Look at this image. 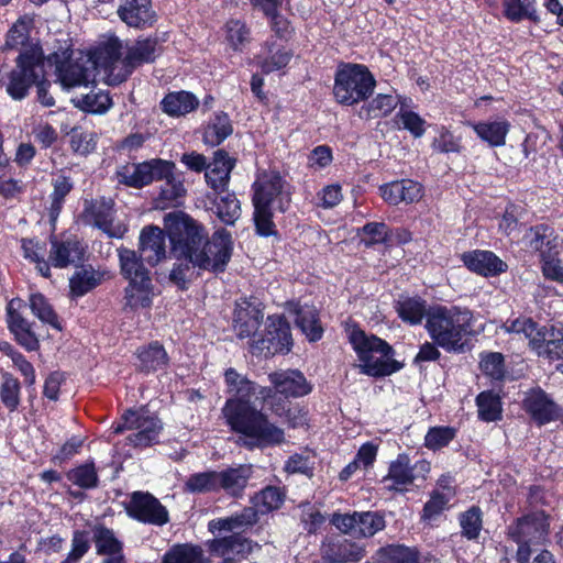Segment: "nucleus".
<instances>
[{"mask_svg": "<svg viewBox=\"0 0 563 563\" xmlns=\"http://www.w3.org/2000/svg\"><path fill=\"white\" fill-rule=\"evenodd\" d=\"M29 30L30 24L24 20H18L12 27L10 29L7 41L5 48L19 49L22 48V52L34 46L35 44H27L29 41Z\"/></svg>", "mask_w": 563, "mask_h": 563, "instance_id": "60", "label": "nucleus"}, {"mask_svg": "<svg viewBox=\"0 0 563 563\" xmlns=\"http://www.w3.org/2000/svg\"><path fill=\"white\" fill-rule=\"evenodd\" d=\"M85 245L78 240L52 241L49 262L54 267L65 268L84 261Z\"/></svg>", "mask_w": 563, "mask_h": 563, "instance_id": "28", "label": "nucleus"}, {"mask_svg": "<svg viewBox=\"0 0 563 563\" xmlns=\"http://www.w3.org/2000/svg\"><path fill=\"white\" fill-rule=\"evenodd\" d=\"M478 418L486 422L501 419V401L498 395L493 391H482L476 397Z\"/></svg>", "mask_w": 563, "mask_h": 563, "instance_id": "48", "label": "nucleus"}, {"mask_svg": "<svg viewBox=\"0 0 563 563\" xmlns=\"http://www.w3.org/2000/svg\"><path fill=\"white\" fill-rule=\"evenodd\" d=\"M479 367L486 376L500 380L506 373L504 355L498 352L482 353Z\"/></svg>", "mask_w": 563, "mask_h": 563, "instance_id": "59", "label": "nucleus"}, {"mask_svg": "<svg viewBox=\"0 0 563 563\" xmlns=\"http://www.w3.org/2000/svg\"><path fill=\"white\" fill-rule=\"evenodd\" d=\"M212 551L221 556L230 554H242L250 549L249 542L242 536L234 533L229 537L217 539L212 542Z\"/></svg>", "mask_w": 563, "mask_h": 563, "instance_id": "53", "label": "nucleus"}, {"mask_svg": "<svg viewBox=\"0 0 563 563\" xmlns=\"http://www.w3.org/2000/svg\"><path fill=\"white\" fill-rule=\"evenodd\" d=\"M468 126L473 129L476 135L492 147L505 145L506 136L509 132L510 124L505 119H495L479 122H468Z\"/></svg>", "mask_w": 563, "mask_h": 563, "instance_id": "31", "label": "nucleus"}, {"mask_svg": "<svg viewBox=\"0 0 563 563\" xmlns=\"http://www.w3.org/2000/svg\"><path fill=\"white\" fill-rule=\"evenodd\" d=\"M385 528L383 516L373 511L356 512L355 537H372Z\"/></svg>", "mask_w": 563, "mask_h": 563, "instance_id": "54", "label": "nucleus"}, {"mask_svg": "<svg viewBox=\"0 0 563 563\" xmlns=\"http://www.w3.org/2000/svg\"><path fill=\"white\" fill-rule=\"evenodd\" d=\"M117 13L123 23L135 29L151 27L157 20L152 0H121Z\"/></svg>", "mask_w": 563, "mask_h": 563, "instance_id": "17", "label": "nucleus"}, {"mask_svg": "<svg viewBox=\"0 0 563 563\" xmlns=\"http://www.w3.org/2000/svg\"><path fill=\"white\" fill-rule=\"evenodd\" d=\"M431 472V464L427 460H419L413 465L407 454H398L389 464L388 473L382 483L388 490L404 492L416 481H426Z\"/></svg>", "mask_w": 563, "mask_h": 563, "instance_id": "11", "label": "nucleus"}, {"mask_svg": "<svg viewBox=\"0 0 563 563\" xmlns=\"http://www.w3.org/2000/svg\"><path fill=\"white\" fill-rule=\"evenodd\" d=\"M291 57L290 51L280 48L273 41H267L257 56V64L263 73L269 74L286 67Z\"/></svg>", "mask_w": 563, "mask_h": 563, "instance_id": "37", "label": "nucleus"}, {"mask_svg": "<svg viewBox=\"0 0 563 563\" xmlns=\"http://www.w3.org/2000/svg\"><path fill=\"white\" fill-rule=\"evenodd\" d=\"M224 379L230 398H242L251 400L252 397L261 398L265 401L273 394L272 388L261 387L245 376L239 374L234 368H228L224 373Z\"/></svg>", "mask_w": 563, "mask_h": 563, "instance_id": "24", "label": "nucleus"}, {"mask_svg": "<svg viewBox=\"0 0 563 563\" xmlns=\"http://www.w3.org/2000/svg\"><path fill=\"white\" fill-rule=\"evenodd\" d=\"M508 531L519 544L518 562L528 563L531 556L530 544L543 541L549 532V518L543 511L532 512L518 519Z\"/></svg>", "mask_w": 563, "mask_h": 563, "instance_id": "9", "label": "nucleus"}, {"mask_svg": "<svg viewBox=\"0 0 563 563\" xmlns=\"http://www.w3.org/2000/svg\"><path fill=\"white\" fill-rule=\"evenodd\" d=\"M92 532L97 554L106 556L101 563H124L123 545L113 530L97 525Z\"/></svg>", "mask_w": 563, "mask_h": 563, "instance_id": "27", "label": "nucleus"}, {"mask_svg": "<svg viewBox=\"0 0 563 563\" xmlns=\"http://www.w3.org/2000/svg\"><path fill=\"white\" fill-rule=\"evenodd\" d=\"M417 552L408 547L393 544L379 549L371 561L366 563H416Z\"/></svg>", "mask_w": 563, "mask_h": 563, "instance_id": "43", "label": "nucleus"}, {"mask_svg": "<svg viewBox=\"0 0 563 563\" xmlns=\"http://www.w3.org/2000/svg\"><path fill=\"white\" fill-rule=\"evenodd\" d=\"M170 173L169 161L153 158L143 163L126 164L118 168L117 178L120 184L132 188H142Z\"/></svg>", "mask_w": 563, "mask_h": 563, "instance_id": "12", "label": "nucleus"}, {"mask_svg": "<svg viewBox=\"0 0 563 563\" xmlns=\"http://www.w3.org/2000/svg\"><path fill=\"white\" fill-rule=\"evenodd\" d=\"M398 104H404L400 96L393 92L378 93L367 104L361 108L360 115L365 119L387 117Z\"/></svg>", "mask_w": 563, "mask_h": 563, "instance_id": "40", "label": "nucleus"}, {"mask_svg": "<svg viewBox=\"0 0 563 563\" xmlns=\"http://www.w3.org/2000/svg\"><path fill=\"white\" fill-rule=\"evenodd\" d=\"M114 203L111 199H98L85 208V217L89 223L100 229L109 238L121 239L126 227L114 220Z\"/></svg>", "mask_w": 563, "mask_h": 563, "instance_id": "16", "label": "nucleus"}, {"mask_svg": "<svg viewBox=\"0 0 563 563\" xmlns=\"http://www.w3.org/2000/svg\"><path fill=\"white\" fill-rule=\"evenodd\" d=\"M461 261L471 271L482 276H496L507 269V264L492 251L474 250L464 252Z\"/></svg>", "mask_w": 563, "mask_h": 563, "instance_id": "22", "label": "nucleus"}, {"mask_svg": "<svg viewBox=\"0 0 563 563\" xmlns=\"http://www.w3.org/2000/svg\"><path fill=\"white\" fill-rule=\"evenodd\" d=\"M233 132L228 114L221 112L216 114L212 122L208 124L203 133V142L209 146L221 144Z\"/></svg>", "mask_w": 563, "mask_h": 563, "instance_id": "46", "label": "nucleus"}, {"mask_svg": "<svg viewBox=\"0 0 563 563\" xmlns=\"http://www.w3.org/2000/svg\"><path fill=\"white\" fill-rule=\"evenodd\" d=\"M162 563H207L201 548L175 544L163 556Z\"/></svg>", "mask_w": 563, "mask_h": 563, "instance_id": "47", "label": "nucleus"}, {"mask_svg": "<svg viewBox=\"0 0 563 563\" xmlns=\"http://www.w3.org/2000/svg\"><path fill=\"white\" fill-rule=\"evenodd\" d=\"M256 522L255 512L253 509H245L242 514L222 518L218 520H212L209 523V528L211 531H232L233 529L245 526V525H252Z\"/></svg>", "mask_w": 563, "mask_h": 563, "instance_id": "62", "label": "nucleus"}, {"mask_svg": "<svg viewBox=\"0 0 563 563\" xmlns=\"http://www.w3.org/2000/svg\"><path fill=\"white\" fill-rule=\"evenodd\" d=\"M12 300L8 306V324L16 342L27 351H36L40 341L32 329V324L20 313L13 311Z\"/></svg>", "mask_w": 563, "mask_h": 563, "instance_id": "32", "label": "nucleus"}, {"mask_svg": "<svg viewBox=\"0 0 563 563\" xmlns=\"http://www.w3.org/2000/svg\"><path fill=\"white\" fill-rule=\"evenodd\" d=\"M107 277H109L108 271L82 265L69 278L70 294L75 297H82L98 287Z\"/></svg>", "mask_w": 563, "mask_h": 563, "instance_id": "29", "label": "nucleus"}, {"mask_svg": "<svg viewBox=\"0 0 563 563\" xmlns=\"http://www.w3.org/2000/svg\"><path fill=\"white\" fill-rule=\"evenodd\" d=\"M153 287L151 278L130 282L124 289V308L137 310L152 305Z\"/></svg>", "mask_w": 563, "mask_h": 563, "instance_id": "38", "label": "nucleus"}, {"mask_svg": "<svg viewBox=\"0 0 563 563\" xmlns=\"http://www.w3.org/2000/svg\"><path fill=\"white\" fill-rule=\"evenodd\" d=\"M157 48L158 45L156 38H143L136 41L128 48L126 55L122 60V64L124 65L123 73H119L113 79H110V84H120L126 79L133 68L144 63L154 62L157 56Z\"/></svg>", "mask_w": 563, "mask_h": 563, "instance_id": "18", "label": "nucleus"}, {"mask_svg": "<svg viewBox=\"0 0 563 563\" xmlns=\"http://www.w3.org/2000/svg\"><path fill=\"white\" fill-rule=\"evenodd\" d=\"M122 422L113 427L114 433L131 431L126 442L135 448L150 446L158 441L163 429L161 420L145 408L129 409L122 416Z\"/></svg>", "mask_w": 563, "mask_h": 563, "instance_id": "8", "label": "nucleus"}, {"mask_svg": "<svg viewBox=\"0 0 563 563\" xmlns=\"http://www.w3.org/2000/svg\"><path fill=\"white\" fill-rule=\"evenodd\" d=\"M126 511L130 517L154 526H164L169 520L167 509L150 493L134 492Z\"/></svg>", "mask_w": 563, "mask_h": 563, "instance_id": "15", "label": "nucleus"}, {"mask_svg": "<svg viewBox=\"0 0 563 563\" xmlns=\"http://www.w3.org/2000/svg\"><path fill=\"white\" fill-rule=\"evenodd\" d=\"M453 495L452 487H448V493H440V490L432 492L430 499L423 507L421 519L429 522L437 519L442 511L446 509Z\"/></svg>", "mask_w": 563, "mask_h": 563, "instance_id": "55", "label": "nucleus"}, {"mask_svg": "<svg viewBox=\"0 0 563 563\" xmlns=\"http://www.w3.org/2000/svg\"><path fill=\"white\" fill-rule=\"evenodd\" d=\"M284 500L285 493L279 487H265L252 498L255 518L257 519V514L264 515L280 508Z\"/></svg>", "mask_w": 563, "mask_h": 563, "instance_id": "42", "label": "nucleus"}, {"mask_svg": "<svg viewBox=\"0 0 563 563\" xmlns=\"http://www.w3.org/2000/svg\"><path fill=\"white\" fill-rule=\"evenodd\" d=\"M289 311L296 316L295 322L310 342L319 341L323 328L319 321L318 311L313 306L290 302Z\"/></svg>", "mask_w": 563, "mask_h": 563, "instance_id": "30", "label": "nucleus"}, {"mask_svg": "<svg viewBox=\"0 0 563 563\" xmlns=\"http://www.w3.org/2000/svg\"><path fill=\"white\" fill-rule=\"evenodd\" d=\"M404 103L400 106L396 115L401 126L409 131L415 137H421L426 132V121L416 112L406 108Z\"/></svg>", "mask_w": 563, "mask_h": 563, "instance_id": "61", "label": "nucleus"}, {"mask_svg": "<svg viewBox=\"0 0 563 563\" xmlns=\"http://www.w3.org/2000/svg\"><path fill=\"white\" fill-rule=\"evenodd\" d=\"M30 309L32 313L43 323L49 324L53 329L62 331V324L53 307L42 294L30 296Z\"/></svg>", "mask_w": 563, "mask_h": 563, "instance_id": "49", "label": "nucleus"}, {"mask_svg": "<svg viewBox=\"0 0 563 563\" xmlns=\"http://www.w3.org/2000/svg\"><path fill=\"white\" fill-rule=\"evenodd\" d=\"M251 465H239L230 467L222 472H218V490L223 489L231 496H239L242 494L252 476Z\"/></svg>", "mask_w": 563, "mask_h": 563, "instance_id": "36", "label": "nucleus"}, {"mask_svg": "<svg viewBox=\"0 0 563 563\" xmlns=\"http://www.w3.org/2000/svg\"><path fill=\"white\" fill-rule=\"evenodd\" d=\"M164 227L172 252L194 267L214 274L223 273L232 257L233 240L225 229H219L208 238L205 227L181 211L165 214Z\"/></svg>", "mask_w": 563, "mask_h": 563, "instance_id": "1", "label": "nucleus"}, {"mask_svg": "<svg viewBox=\"0 0 563 563\" xmlns=\"http://www.w3.org/2000/svg\"><path fill=\"white\" fill-rule=\"evenodd\" d=\"M234 166L235 159L225 151H216L205 173L206 184L217 194L227 191Z\"/></svg>", "mask_w": 563, "mask_h": 563, "instance_id": "20", "label": "nucleus"}, {"mask_svg": "<svg viewBox=\"0 0 563 563\" xmlns=\"http://www.w3.org/2000/svg\"><path fill=\"white\" fill-rule=\"evenodd\" d=\"M253 205L276 207L285 211L289 203V194L285 191V181L276 172L261 173L254 185Z\"/></svg>", "mask_w": 563, "mask_h": 563, "instance_id": "13", "label": "nucleus"}, {"mask_svg": "<svg viewBox=\"0 0 563 563\" xmlns=\"http://www.w3.org/2000/svg\"><path fill=\"white\" fill-rule=\"evenodd\" d=\"M44 78V56L38 45L21 52L15 68L9 74L5 90L14 100L26 97L29 89Z\"/></svg>", "mask_w": 563, "mask_h": 563, "instance_id": "7", "label": "nucleus"}, {"mask_svg": "<svg viewBox=\"0 0 563 563\" xmlns=\"http://www.w3.org/2000/svg\"><path fill=\"white\" fill-rule=\"evenodd\" d=\"M67 477L73 484L81 488H92L98 484V475L92 462L71 470Z\"/></svg>", "mask_w": 563, "mask_h": 563, "instance_id": "63", "label": "nucleus"}, {"mask_svg": "<svg viewBox=\"0 0 563 563\" xmlns=\"http://www.w3.org/2000/svg\"><path fill=\"white\" fill-rule=\"evenodd\" d=\"M139 366L142 371L154 372L164 368L168 363V356L158 342H152L147 346L137 350Z\"/></svg>", "mask_w": 563, "mask_h": 563, "instance_id": "41", "label": "nucleus"}, {"mask_svg": "<svg viewBox=\"0 0 563 563\" xmlns=\"http://www.w3.org/2000/svg\"><path fill=\"white\" fill-rule=\"evenodd\" d=\"M523 407L534 421L545 424L560 416V409L541 389L529 391L523 400Z\"/></svg>", "mask_w": 563, "mask_h": 563, "instance_id": "26", "label": "nucleus"}, {"mask_svg": "<svg viewBox=\"0 0 563 563\" xmlns=\"http://www.w3.org/2000/svg\"><path fill=\"white\" fill-rule=\"evenodd\" d=\"M382 198L389 205L397 206L401 202L412 203L422 198L421 184L411 179H401L384 184L379 187Z\"/></svg>", "mask_w": 563, "mask_h": 563, "instance_id": "25", "label": "nucleus"}, {"mask_svg": "<svg viewBox=\"0 0 563 563\" xmlns=\"http://www.w3.org/2000/svg\"><path fill=\"white\" fill-rule=\"evenodd\" d=\"M269 382L276 393L285 397H302L308 395L312 389L305 375L297 369L272 373L269 374Z\"/></svg>", "mask_w": 563, "mask_h": 563, "instance_id": "23", "label": "nucleus"}, {"mask_svg": "<svg viewBox=\"0 0 563 563\" xmlns=\"http://www.w3.org/2000/svg\"><path fill=\"white\" fill-rule=\"evenodd\" d=\"M552 234V229L545 224H539L530 228L523 235V241L527 245H529L532 250L538 251L540 253L541 264L543 265V255L549 254L550 256H554L551 252H547L544 249V243L547 238H550Z\"/></svg>", "mask_w": 563, "mask_h": 563, "instance_id": "58", "label": "nucleus"}, {"mask_svg": "<svg viewBox=\"0 0 563 563\" xmlns=\"http://www.w3.org/2000/svg\"><path fill=\"white\" fill-rule=\"evenodd\" d=\"M477 507H472L460 516L462 534L468 540L477 539L482 530V516Z\"/></svg>", "mask_w": 563, "mask_h": 563, "instance_id": "64", "label": "nucleus"}, {"mask_svg": "<svg viewBox=\"0 0 563 563\" xmlns=\"http://www.w3.org/2000/svg\"><path fill=\"white\" fill-rule=\"evenodd\" d=\"M500 329L506 333L522 334L538 356L550 361L563 358L562 325L539 327L532 319L520 317L505 322Z\"/></svg>", "mask_w": 563, "mask_h": 563, "instance_id": "5", "label": "nucleus"}, {"mask_svg": "<svg viewBox=\"0 0 563 563\" xmlns=\"http://www.w3.org/2000/svg\"><path fill=\"white\" fill-rule=\"evenodd\" d=\"M473 319L468 309L437 306L428 311L426 329L439 347L449 353H462L473 331Z\"/></svg>", "mask_w": 563, "mask_h": 563, "instance_id": "3", "label": "nucleus"}, {"mask_svg": "<svg viewBox=\"0 0 563 563\" xmlns=\"http://www.w3.org/2000/svg\"><path fill=\"white\" fill-rule=\"evenodd\" d=\"M292 346L290 327L283 316H271L267 318L265 334L257 335L249 341L252 354L265 357L276 353H288Z\"/></svg>", "mask_w": 563, "mask_h": 563, "instance_id": "10", "label": "nucleus"}, {"mask_svg": "<svg viewBox=\"0 0 563 563\" xmlns=\"http://www.w3.org/2000/svg\"><path fill=\"white\" fill-rule=\"evenodd\" d=\"M139 252L150 265H157L166 257L165 231L155 225L143 228L139 238Z\"/></svg>", "mask_w": 563, "mask_h": 563, "instance_id": "21", "label": "nucleus"}, {"mask_svg": "<svg viewBox=\"0 0 563 563\" xmlns=\"http://www.w3.org/2000/svg\"><path fill=\"white\" fill-rule=\"evenodd\" d=\"M216 202L218 218L225 224H234L241 216V205L233 192L224 191Z\"/></svg>", "mask_w": 563, "mask_h": 563, "instance_id": "50", "label": "nucleus"}, {"mask_svg": "<svg viewBox=\"0 0 563 563\" xmlns=\"http://www.w3.org/2000/svg\"><path fill=\"white\" fill-rule=\"evenodd\" d=\"M198 106V98L185 90L169 92L161 101L162 111L173 118L184 117L196 110Z\"/></svg>", "mask_w": 563, "mask_h": 563, "instance_id": "34", "label": "nucleus"}, {"mask_svg": "<svg viewBox=\"0 0 563 563\" xmlns=\"http://www.w3.org/2000/svg\"><path fill=\"white\" fill-rule=\"evenodd\" d=\"M264 318L263 305L256 298H243L236 301L233 329L239 339H256Z\"/></svg>", "mask_w": 563, "mask_h": 563, "instance_id": "14", "label": "nucleus"}, {"mask_svg": "<svg viewBox=\"0 0 563 563\" xmlns=\"http://www.w3.org/2000/svg\"><path fill=\"white\" fill-rule=\"evenodd\" d=\"M95 70V63L90 58L80 62L69 60L56 67L57 78L60 85L67 89L93 82Z\"/></svg>", "mask_w": 563, "mask_h": 563, "instance_id": "19", "label": "nucleus"}, {"mask_svg": "<svg viewBox=\"0 0 563 563\" xmlns=\"http://www.w3.org/2000/svg\"><path fill=\"white\" fill-rule=\"evenodd\" d=\"M225 41L234 51H242L250 42V30L240 20H230L225 24Z\"/></svg>", "mask_w": 563, "mask_h": 563, "instance_id": "57", "label": "nucleus"}, {"mask_svg": "<svg viewBox=\"0 0 563 563\" xmlns=\"http://www.w3.org/2000/svg\"><path fill=\"white\" fill-rule=\"evenodd\" d=\"M21 247L24 257L36 264L37 272L45 278L51 277L49 265L45 260L47 253L46 244L36 239H23L21 241Z\"/></svg>", "mask_w": 563, "mask_h": 563, "instance_id": "45", "label": "nucleus"}, {"mask_svg": "<svg viewBox=\"0 0 563 563\" xmlns=\"http://www.w3.org/2000/svg\"><path fill=\"white\" fill-rule=\"evenodd\" d=\"M349 341L360 361L357 365L360 373L383 377L402 368V364L394 358V349L380 338L353 328L349 333Z\"/></svg>", "mask_w": 563, "mask_h": 563, "instance_id": "4", "label": "nucleus"}, {"mask_svg": "<svg viewBox=\"0 0 563 563\" xmlns=\"http://www.w3.org/2000/svg\"><path fill=\"white\" fill-rule=\"evenodd\" d=\"M218 472L196 473L188 477L185 488L189 493L205 494L218 490Z\"/></svg>", "mask_w": 563, "mask_h": 563, "instance_id": "52", "label": "nucleus"}, {"mask_svg": "<svg viewBox=\"0 0 563 563\" xmlns=\"http://www.w3.org/2000/svg\"><path fill=\"white\" fill-rule=\"evenodd\" d=\"M222 415L232 431L244 435L249 448H262L280 444L284 441L283 429L271 423L267 416L242 398H229Z\"/></svg>", "mask_w": 563, "mask_h": 563, "instance_id": "2", "label": "nucleus"}, {"mask_svg": "<svg viewBox=\"0 0 563 563\" xmlns=\"http://www.w3.org/2000/svg\"><path fill=\"white\" fill-rule=\"evenodd\" d=\"M122 48V42L115 36L109 37L99 47V59L102 60L106 68L110 69L109 80L117 76L112 73L115 68L114 65L120 62Z\"/></svg>", "mask_w": 563, "mask_h": 563, "instance_id": "56", "label": "nucleus"}, {"mask_svg": "<svg viewBox=\"0 0 563 563\" xmlns=\"http://www.w3.org/2000/svg\"><path fill=\"white\" fill-rule=\"evenodd\" d=\"M399 318L410 324H419L428 314L426 301L418 297L400 298L396 303Z\"/></svg>", "mask_w": 563, "mask_h": 563, "instance_id": "44", "label": "nucleus"}, {"mask_svg": "<svg viewBox=\"0 0 563 563\" xmlns=\"http://www.w3.org/2000/svg\"><path fill=\"white\" fill-rule=\"evenodd\" d=\"M117 252L120 273L129 283L151 278L148 269L144 266L142 255H139L136 251L121 246Z\"/></svg>", "mask_w": 563, "mask_h": 563, "instance_id": "35", "label": "nucleus"}, {"mask_svg": "<svg viewBox=\"0 0 563 563\" xmlns=\"http://www.w3.org/2000/svg\"><path fill=\"white\" fill-rule=\"evenodd\" d=\"M375 86L376 80L366 66L343 64L334 76L333 96L339 103L353 106L367 99Z\"/></svg>", "mask_w": 563, "mask_h": 563, "instance_id": "6", "label": "nucleus"}, {"mask_svg": "<svg viewBox=\"0 0 563 563\" xmlns=\"http://www.w3.org/2000/svg\"><path fill=\"white\" fill-rule=\"evenodd\" d=\"M170 173L166 177H161L159 180H165L161 188V192L156 198L157 207L166 209L178 205V200L184 197L186 189L180 179L174 175L175 164L169 162Z\"/></svg>", "mask_w": 563, "mask_h": 563, "instance_id": "39", "label": "nucleus"}, {"mask_svg": "<svg viewBox=\"0 0 563 563\" xmlns=\"http://www.w3.org/2000/svg\"><path fill=\"white\" fill-rule=\"evenodd\" d=\"M364 555L365 550L347 539L331 541L321 548V559H331L340 563L358 562Z\"/></svg>", "mask_w": 563, "mask_h": 563, "instance_id": "33", "label": "nucleus"}, {"mask_svg": "<svg viewBox=\"0 0 563 563\" xmlns=\"http://www.w3.org/2000/svg\"><path fill=\"white\" fill-rule=\"evenodd\" d=\"M75 102L78 108L91 113H104L112 106V100L109 93L101 90L84 95Z\"/></svg>", "mask_w": 563, "mask_h": 563, "instance_id": "51", "label": "nucleus"}]
</instances>
